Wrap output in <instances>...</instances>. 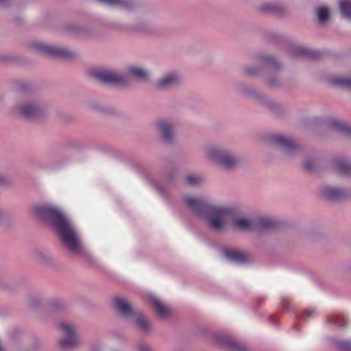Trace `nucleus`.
<instances>
[{
  "mask_svg": "<svg viewBox=\"0 0 351 351\" xmlns=\"http://www.w3.org/2000/svg\"><path fill=\"white\" fill-rule=\"evenodd\" d=\"M33 211L37 217L47 222L56 230L69 252L87 261H93L91 254L82 245L76 228L60 209L54 206L40 204L34 206Z\"/></svg>",
  "mask_w": 351,
  "mask_h": 351,
  "instance_id": "1",
  "label": "nucleus"
},
{
  "mask_svg": "<svg viewBox=\"0 0 351 351\" xmlns=\"http://www.w3.org/2000/svg\"><path fill=\"white\" fill-rule=\"evenodd\" d=\"M184 202L194 215L206 221L211 230L221 232L225 229V217L231 212L230 208L211 204L201 197L192 196L184 197Z\"/></svg>",
  "mask_w": 351,
  "mask_h": 351,
  "instance_id": "2",
  "label": "nucleus"
},
{
  "mask_svg": "<svg viewBox=\"0 0 351 351\" xmlns=\"http://www.w3.org/2000/svg\"><path fill=\"white\" fill-rule=\"evenodd\" d=\"M113 304L120 316L128 319H134L136 326L143 332H147L150 330L149 322L141 311L133 308L125 299L115 298Z\"/></svg>",
  "mask_w": 351,
  "mask_h": 351,
  "instance_id": "3",
  "label": "nucleus"
},
{
  "mask_svg": "<svg viewBox=\"0 0 351 351\" xmlns=\"http://www.w3.org/2000/svg\"><path fill=\"white\" fill-rule=\"evenodd\" d=\"M206 154L218 165L227 170L232 169L239 162V158L232 152L217 146L208 147Z\"/></svg>",
  "mask_w": 351,
  "mask_h": 351,
  "instance_id": "4",
  "label": "nucleus"
},
{
  "mask_svg": "<svg viewBox=\"0 0 351 351\" xmlns=\"http://www.w3.org/2000/svg\"><path fill=\"white\" fill-rule=\"evenodd\" d=\"M45 102L38 100H29L20 104L18 107L19 114L26 119H38L43 117L47 111Z\"/></svg>",
  "mask_w": 351,
  "mask_h": 351,
  "instance_id": "5",
  "label": "nucleus"
},
{
  "mask_svg": "<svg viewBox=\"0 0 351 351\" xmlns=\"http://www.w3.org/2000/svg\"><path fill=\"white\" fill-rule=\"evenodd\" d=\"M92 76L97 80L107 84L123 86L128 83L126 76L110 69H96L92 72Z\"/></svg>",
  "mask_w": 351,
  "mask_h": 351,
  "instance_id": "6",
  "label": "nucleus"
},
{
  "mask_svg": "<svg viewBox=\"0 0 351 351\" xmlns=\"http://www.w3.org/2000/svg\"><path fill=\"white\" fill-rule=\"evenodd\" d=\"M32 47L39 53L56 58L69 60L75 56L73 51L66 49L49 46L43 43H34Z\"/></svg>",
  "mask_w": 351,
  "mask_h": 351,
  "instance_id": "7",
  "label": "nucleus"
},
{
  "mask_svg": "<svg viewBox=\"0 0 351 351\" xmlns=\"http://www.w3.org/2000/svg\"><path fill=\"white\" fill-rule=\"evenodd\" d=\"M63 334L66 336L60 340L59 345L62 349L67 350L79 345L80 341L75 335L73 328L66 323H61L59 325Z\"/></svg>",
  "mask_w": 351,
  "mask_h": 351,
  "instance_id": "8",
  "label": "nucleus"
},
{
  "mask_svg": "<svg viewBox=\"0 0 351 351\" xmlns=\"http://www.w3.org/2000/svg\"><path fill=\"white\" fill-rule=\"evenodd\" d=\"M271 141L281 148L286 154H292L299 149L298 145L294 140L283 135H274L271 137Z\"/></svg>",
  "mask_w": 351,
  "mask_h": 351,
  "instance_id": "9",
  "label": "nucleus"
},
{
  "mask_svg": "<svg viewBox=\"0 0 351 351\" xmlns=\"http://www.w3.org/2000/svg\"><path fill=\"white\" fill-rule=\"evenodd\" d=\"M180 84V77L175 71L164 74L156 83L155 86L160 90H168L176 87Z\"/></svg>",
  "mask_w": 351,
  "mask_h": 351,
  "instance_id": "10",
  "label": "nucleus"
},
{
  "mask_svg": "<svg viewBox=\"0 0 351 351\" xmlns=\"http://www.w3.org/2000/svg\"><path fill=\"white\" fill-rule=\"evenodd\" d=\"M223 256L230 262L235 264H246L250 263V257L245 253L238 250L223 249Z\"/></svg>",
  "mask_w": 351,
  "mask_h": 351,
  "instance_id": "11",
  "label": "nucleus"
},
{
  "mask_svg": "<svg viewBox=\"0 0 351 351\" xmlns=\"http://www.w3.org/2000/svg\"><path fill=\"white\" fill-rule=\"evenodd\" d=\"M216 341L230 351H246L245 347L234 339L227 336H219Z\"/></svg>",
  "mask_w": 351,
  "mask_h": 351,
  "instance_id": "12",
  "label": "nucleus"
},
{
  "mask_svg": "<svg viewBox=\"0 0 351 351\" xmlns=\"http://www.w3.org/2000/svg\"><path fill=\"white\" fill-rule=\"evenodd\" d=\"M158 128L160 131L162 141L167 144L173 142L174 132L172 125L167 121H160L158 123Z\"/></svg>",
  "mask_w": 351,
  "mask_h": 351,
  "instance_id": "13",
  "label": "nucleus"
},
{
  "mask_svg": "<svg viewBox=\"0 0 351 351\" xmlns=\"http://www.w3.org/2000/svg\"><path fill=\"white\" fill-rule=\"evenodd\" d=\"M322 194L325 198L332 201L341 200L347 196L344 189L331 186L323 187Z\"/></svg>",
  "mask_w": 351,
  "mask_h": 351,
  "instance_id": "14",
  "label": "nucleus"
},
{
  "mask_svg": "<svg viewBox=\"0 0 351 351\" xmlns=\"http://www.w3.org/2000/svg\"><path fill=\"white\" fill-rule=\"evenodd\" d=\"M99 3L109 7H117L126 10H132L136 7L134 0H97Z\"/></svg>",
  "mask_w": 351,
  "mask_h": 351,
  "instance_id": "15",
  "label": "nucleus"
},
{
  "mask_svg": "<svg viewBox=\"0 0 351 351\" xmlns=\"http://www.w3.org/2000/svg\"><path fill=\"white\" fill-rule=\"evenodd\" d=\"M332 168L339 174L351 177V162L343 158H337L332 161Z\"/></svg>",
  "mask_w": 351,
  "mask_h": 351,
  "instance_id": "16",
  "label": "nucleus"
},
{
  "mask_svg": "<svg viewBox=\"0 0 351 351\" xmlns=\"http://www.w3.org/2000/svg\"><path fill=\"white\" fill-rule=\"evenodd\" d=\"M257 61L260 63L262 68L269 71L278 70L281 66V64L274 57L270 56H258Z\"/></svg>",
  "mask_w": 351,
  "mask_h": 351,
  "instance_id": "17",
  "label": "nucleus"
},
{
  "mask_svg": "<svg viewBox=\"0 0 351 351\" xmlns=\"http://www.w3.org/2000/svg\"><path fill=\"white\" fill-rule=\"evenodd\" d=\"M127 74L128 76L139 81L147 80L149 75L145 69L136 65L128 66L127 68Z\"/></svg>",
  "mask_w": 351,
  "mask_h": 351,
  "instance_id": "18",
  "label": "nucleus"
},
{
  "mask_svg": "<svg viewBox=\"0 0 351 351\" xmlns=\"http://www.w3.org/2000/svg\"><path fill=\"white\" fill-rule=\"evenodd\" d=\"M277 223L271 218L261 217L254 223V231H266L276 228Z\"/></svg>",
  "mask_w": 351,
  "mask_h": 351,
  "instance_id": "19",
  "label": "nucleus"
},
{
  "mask_svg": "<svg viewBox=\"0 0 351 351\" xmlns=\"http://www.w3.org/2000/svg\"><path fill=\"white\" fill-rule=\"evenodd\" d=\"M319 55L320 53L317 51L300 47L294 48L291 52V56L293 57L308 58L310 59H316Z\"/></svg>",
  "mask_w": 351,
  "mask_h": 351,
  "instance_id": "20",
  "label": "nucleus"
},
{
  "mask_svg": "<svg viewBox=\"0 0 351 351\" xmlns=\"http://www.w3.org/2000/svg\"><path fill=\"white\" fill-rule=\"evenodd\" d=\"M328 81L334 86L351 89V77L334 75L329 77Z\"/></svg>",
  "mask_w": 351,
  "mask_h": 351,
  "instance_id": "21",
  "label": "nucleus"
},
{
  "mask_svg": "<svg viewBox=\"0 0 351 351\" xmlns=\"http://www.w3.org/2000/svg\"><path fill=\"white\" fill-rule=\"evenodd\" d=\"M233 227L241 231H254V223L244 218L235 219L232 222Z\"/></svg>",
  "mask_w": 351,
  "mask_h": 351,
  "instance_id": "22",
  "label": "nucleus"
},
{
  "mask_svg": "<svg viewBox=\"0 0 351 351\" xmlns=\"http://www.w3.org/2000/svg\"><path fill=\"white\" fill-rule=\"evenodd\" d=\"M150 300L156 308L158 315L160 317H165L169 315V309L166 306H165L158 298H157L156 296L151 295Z\"/></svg>",
  "mask_w": 351,
  "mask_h": 351,
  "instance_id": "23",
  "label": "nucleus"
},
{
  "mask_svg": "<svg viewBox=\"0 0 351 351\" xmlns=\"http://www.w3.org/2000/svg\"><path fill=\"white\" fill-rule=\"evenodd\" d=\"M330 126L334 130L347 136H351V125L341 123L337 119H333L330 121Z\"/></svg>",
  "mask_w": 351,
  "mask_h": 351,
  "instance_id": "24",
  "label": "nucleus"
},
{
  "mask_svg": "<svg viewBox=\"0 0 351 351\" xmlns=\"http://www.w3.org/2000/svg\"><path fill=\"white\" fill-rule=\"evenodd\" d=\"M260 10L266 13H273L277 14H282L284 12L283 8L277 4L269 3H264L260 6Z\"/></svg>",
  "mask_w": 351,
  "mask_h": 351,
  "instance_id": "25",
  "label": "nucleus"
},
{
  "mask_svg": "<svg viewBox=\"0 0 351 351\" xmlns=\"http://www.w3.org/2000/svg\"><path fill=\"white\" fill-rule=\"evenodd\" d=\"M339 8L344 17L351 19V0H340Z\"/></svg>",
  "mask_w": 351,
  "mask_h": 351,
  "instance_id": "26",
  "label": "nucleus"
},
{
  "mask_svg": "<svg viewBox=\"0 0 351 351\" xmlns=\"http://www.w3.org/2000/svg\"><path fill=\"white\" fill-rule=\"evenodd\" d=\"M204 180V178L201 175L189 174L186 176V183L191 186H197L201 184Z\"/></svg>",
  "mask_w": 351,
  "mask_h": 351,
  "instance_id": "27",
  "label": "nucleus"
},
{
  "mask_svg": "<svg viewBox=\"0 0 351 351\" xmlns=\"http://www.w3.org/2000/svg\"><path fill=\"white\" fill-rule=\"evenodd\" d=\"M317 16L321 24H325L329 18V10L326 6H321L317 9Z\"/></svg>",
  "mask_w": 351,
  "mask_h": 351,
  "instance_id": "28",
  "label": "nucleus"
},
{
  "mask_svg": "<svg viewBox=\"0 0 351 351\" xmlns=\"http://www.w3.org/2000/svg\"><path fill=\"white\" fill-rule=\"evenodd\" d=\"M335 346L340 351H351V341H337Z\"/></svg>",
  "mask_w": 351,
  "mask_h": 351,
  "instance_id": "29",
  "label": "nucleus"
},
{
  "mask_svg": "<svg viewBox=\"0 0 351 351\" xmlns=\"http://www.w3.org/2000/svg\"><path fill=\"white\" fill-rule=\"evenodd\" d=\"M326 322L342 327L345 326L346 324V321L339 317H328L326 319Z\"/></svg>",
  "mask_w": 351,
  "mask_h": 351,
  "instance_id": "30",
  "label": "nucleus"
},
{
  "mask_svg": "<svg viewBox=\"0 0 351 351\" xmlns=\"http://www.w3.org/2000/svg\"><path fill=\"white\" fill-rule=\"evenodd\" d=\"M303 167L308 172H313L314 162L311 160H307L304 162Z\"/></svg>",
  "mask_w": 351,
  "mask_h": 351,
  "instance_id": "31",
  "label": "nucleus"
},
{
  "mask_svg": "<svg viewBox=\"0 0 351 351\" xmlns=\"http://www.w3.org/2000/svg\"><path fill=\"white\" fill-rule=\"evenodd\" d=\"M245 73L249 75H256L259 73V69L255 67H246Z\"/></svg>",
  "mask_w": 351,
  "mask_h": 351,
  "instance_id": "32",
  "label": "nucleus"
},
{
  "mask_svg": "<svg viewBox=\"0 0 351 351\" xmlns=\"http://www.w3.org/2000/svg\"><path fill=\"white\" fill-rule=\"evenodd\" d=\"M263 102L268 108L272 110H276L278 107L277 104L267 99H264Z\"/></svg>",
  "mask_w": 351,
  "mask_h": 351,
  "instance_id": "33",
  "label": "nucleus"
},
{
  "mask_svg": "<svg viewBox=\"0 0 351 351\" xmlns=\"http://www.w3.org/2000/svg\"><path fill=\"white\" fill-rule=\"evenodd\" d=\"M167 182L168 184H174L175 183V176H174V172L171 171V172H169L168 174H167Z\"/></svg>",
  "mask_w": 351,
  "mask_h": 351,
  "instance_id": "34",
  "label": "nucleus"
},
{
  "mask_svg": "<svg viewBox=\"0 0 351 351\" xmlns=\"http://www.w3.org/2000/svg\"><path fill=\"white\" fill-rule=\"evenodd\" d=\"M267 84L271 87H276L278 85V82L274 78H269L267 80Z\"/></svg>",
  "mask_w": 351,
  "mask_h": 351,
  "instance_id": "35",
  "label": "nucleus"
},
{
  "mask_svg": "<svg viewBox=\"0 0 351 351\" xmlns=\"http://www.w3.org/2000/svg\"><path fill=\"white\" fill-rule=\"evenodd\" d=\"M314 311L312 310H305L302 313V317L304 318H308L310 317L313 314Z\"/></svg>",
  "mask_w": 351,
  "mask_h": 351,
  "instance_id": "36",
  "label": "nucleus"
},
{
  "mask_svg": "<svg viewBox=\"0 0 351 351\" xmlns=\"http://www.w3.org/2000/svg\"><path fill=\"white\" fill-rule=\"evenodd\" d=\"M71 31L73 33L77 34H82L83 29L80 27H73L71 29Z\"/></svg>",
  "mask_w": 351,
  "mask_h": 351,
  "instance_id": "37",
  "label": "nucleus"
},
{
  "mask_svg": "<svg viewBox=\"0 0 351 351\" xmlns=\"http://www.w3.org/2000/svg\"><path fill=\"white\" fill-rule=\"evenodd\" d=\"M157 191L161 194L165 195L166 193V188L162 185H157L156 186Z\"/></svg>",
  "mask_w": 351,
  "mask_h": 351,
  "instance_id": "38",
  "label": "nucleus"
},
{
  "mask_svg": "<svg viewBox=\"0 0 351 351\" xmlns=\"http://www.w3.org/2000/svg\"><path fill=\"white\" fill-rule=\"evenodd\" d=\"M138 351H149V348L147 345L141 343L138 346Z\"/></svg>",
  "mask_w": 351,
  "mask_h": 351,
  "instance_id": "39",
  "label": "nucleus"
},
{
  "mask_svg": "<svg viewBox=\"0 0 351 351\" xmlns=\"http://www.w3.org/2000/svg\"><path fill=\"white\" fill-rule=\"evenodd\" d=\"M10 4V0H0V6H8Z\"/></svg>",
  "mask_w": 351,
  "mask_h": 351,
  "instance_id": "40",
  "label": "nucleus"
},
{
  "mask_svg": "<svg viewBox=\"0 0 351 351\" xmlns=\"http://www.w3.org/2000/svg\"><path fill=\"white\" fill-rule=\"evenodd\" d=\"M282 306L284 310H288L289 309V305L287 304L284 300L282 302Z\"/></svg>",
  "mask_w": 351,
  "mask_h": 351,
  "instance_id": "41",
  "label": "nucleus"
},
{
  "mask_svg": "<svg viewBox=\"0 0 351 351\" xmlns=\"http://www.w3.org/2000/svg\"><path fill=\"white\" fill-rule=\"evenodd\" d=\"M99 350H100V347H99V345H94L92 347V350L93 351H99Z\"/></svg>",
  "mask_w": 351,
  "mask_h": 351,
  "instance_id": "42",
  "label": "nucleus"
},
{
  "mask_svg": "<svg viewBox=\"0 0 351 351\" xmlns=\"http://www.w3.org/2000/svg\"><path fill=\"white\" fill-rule=\"evenodd\" d=\"M7 59L6 56L0 55V61H5Z\"/></svg>",
  "mask_w": 351,
  "mask_h": 351,
  "instance_id": "43",
  "label": "nucleus"
},
{
  "mask_svg": "<svg viewBox=\"0 0 351 351\" xmlns=\"http://www.w3.org/2000/svg\"><path fill=\"white\" fill-rule=\"evenodd\" d=\"M5 181L4 178L1 176H0V184L3 183Z\"/></svg>",
  "mask_w": 351,
  "mask_h": 351,
  "instance_id": "44",
  "label": "nucleus"
},
{
  "mask_svg": "<svg viewBox=\"0 0 351 351\" xmlns=\"http://www.w3.org/2000/svg\"><path fill=\"white\" fill-rule=\"evenodd\" d=\"M295 328H297V330H300L299 328H298V326H294Z\"/></svg>",
  "mask_w": 351,
  "mask_h": 351,
  "instance_id": "45",
  "label": "nucleus"
}]
</instances>
